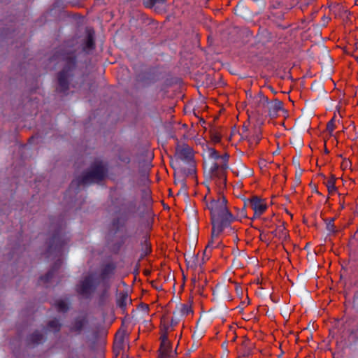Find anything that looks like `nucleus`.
Wrapping results in <instances>:
<instances>
[{
  "instance_id": "obj_14",
  "label": "nucleus",
  "mask_w": 358,
  "mask_h": 358,
  "mask_svg": "<svg viewBox=\"0 0 358 358\" xmlns=\"http://www.w3.org/2000/svg\"><path fill=\"white\" fill-rule=\"evenodd\" d=\"M86 34L83 50L88 53L95 48V32L92 28H87Z\"/></svg>"
},
{
  "instance_id": "obj_13",
  "label": "nucleus",
  "mask_w": 358,
  "mask_h": 358,
  "mask_svg": "<svg viewBox=\"0 0 358 358\" xmlns=\"http://www.w3.org/2000/svg\"><path fill=\"white\" fill-rule=\"evenodd\" d=\"M44 340V335L38 330H35L26 336L24 342L27 346L34 348L42 343Z\"/></svg>"
},
{
  "instance_id": "obj_44",
  "label": "nucleus",
  "mask_w": 358,
  "mask_h": 358,
  "mask_svg": "<svg viewBox=\"0 0 358 358\" xmlns=\"http://www.w3.org/2000/svg\"><path fill=\"white\" fill-rule=\"evenodd\" d=\"M341 208H344L343 204H342V205L341 206Z\"/></svg>"
},
{
  "instance_id": "obj_5",
  "label": "nucleus",
  "mask_w": 358,
  "mask_h": 358,
  "mask_svg": "<svg viewBox=\"0 0 358 358\" xmlns=\"http://www.w3.org/2000/svg\"><path fill=\"white\" fill-rule=\"evenodd\" d=\"M258 95L259 97V106L262 105L264 109L267 108V110H263L262 114L267 112L269 117L273 119L278 116L279 110H283V102L282 101L274 99L270 106L268 97L265 96L262 92H259Z\"/></svg>"
},
{
  "instance_id": "obj_4",
  "label": "nucleus",
  "mask_w": 358,
  "mask_h": 358,
  "mask_svg": "<svg viewBox=\"0 0 358 358\" xmlns=\"http://www.w3.org/2000/svg\"><path fill=\"white\" fill-rule=\"evenodd\" d=\"M50 61L62 62L63 67L60 71L73 73L78 64L76 50L66 47L59 48L50 57Z\"/></svg>"
},
{
  "instance_id": "obj_22",
  "label": "nucleus",
  "mask_w": 358,
  "mask_h": 358,
  "mask_svg": "<svg viewBox=\"0 0 358 358\" xmlns=\"http://www.w3.org/2000/svg\"><path fill=\"white\" fill-rule=\"evenodd\" d=\"M336 178L334 175H331V177L326 182V186L327 187L328 192L329 194H332L336 190V187L335 186Z\"/></svg>"
},
{
  "instance_id": "obj_28",
  "label": "nucleus",
  "mask_w": 358,
  "mask_h": 358,
  "mask_svg": "<svg viewBox=\"0 0 358 358\" xmlns=\"http://www.w3.org/2000/svg\"><path fill=\"white\" fill-rule=\"evenodd\" d=\"M118 158L124 164H129L130 162V157L129 154L125 151L120 152Z\"/></svg>"
},
{
  "instance_id": "obj_18",
  "label": "nucleus",
  "mask_w": 358,
  "mask_h": 358,
  "mask_svg": "<svg viewBox=\"0 0 358 358\" xmlns=\"http://www.w3.org/2000/svg\"><path fill=\"white\" fill-rule=\"evenodd\" d=\"M62 324L59 320L57 318L50 320L46 325V330L57 333L61 331Z\"/></svg>"
},
{
  "instance_id": "obj_26",
  "label": "nucleus",
  "mask_w": 358,
  "mask_h": 358,
  "mask_svg": "<svg viewBox=\"0 0 358 358\" xmlns=\"http://www.w3.org/2000/svg\"><path fill=\"white\" fill-rule=\"evenodd\" d=\"M260 134L261 131L259 129L258 131H256V134L255 135H253L248 139V142L250 147L252 146L253 145H257L259 143V141L261 140Z\"/></svg>"
},
{
  "instance_id": "obj_24",
  "label": "nucleus",
  "mask_w": 358,
  "mask_h": 358,
  "mask_svg": "<svg viewBox=\"0 0 358 358\" xmlns=\"http://www.w3.org/2000/svg\"><path fill=\"white\" fill-rule=\"evenodd\" d=\"M128 299V294L127 292L120 293V298L117 301V306L122 309H124L127 306V300Z\"/></svg>"
},
{
  "instance_id": "obj_17",
  "label": "nucleus",
  "mask_w": 358,
  "mask_h": 358,
  "mask_svg": "<svg viewBox=\"0 0 358 358\" xmlns=\"http://www.w3.org/2000/svg\"><path fill=\"white\" fill-rule=\"evenodd\" d=\"M121 208L124 213L123 215L127 216L128 214H134L136 210V202L135 201H130L124 203L121 205Z\"/></svg>"
},
{
  "instance_id": "obj_32",
  "label": "nucleus",
  "mask_w": 358,
  "mask_h": 358,
  "mask_svg": "<svg viewBox=\"0 0 358 358\" xmlns=\"http://www.w3.org/2000/svg\"><path fill=\"white\" fill-rule=\"evenodd\" d=\"M181 312L184 315H188L189 313L192 312V310L191 307L188 306L187 305H183L181 308Z\"/></svg>"
},
{
  "instance_id": "obj_41",
  "label": "nucleus",
  "mask_w": 358,
  "mask_h": 358,
  "mask_svg": "<svg viewBox=\"0 0 358 358\" xmlns=\"http://www.w3.org/2000/svg\"><path fill=\"white\" fill-rule=\"evenodd\" d=\"M220 245V243H217V244L215 245V248H217Z\"/></svg>"
},
{
  "instance_id": "obj_21",
  "label": "nucleus",
  "mask_w": 358,
  "mask_h": 358,
  "mask_svg": "<svg viewBox=\"0 0 358 358\" xmlns=\"http://www.w3.org/2000/svg\"><path fill=\"white\" fill-rule=\"evenodd\" d=\"M180 158L185 160H190L192 159V149L189 146L183 147L180 151Z\"/></svg>"
},
{
  "instance_id": "obj_38",
  "label": "nucleus",
  "mask_w": 358,
  "mask_h": 358,
  "mask_svg": "<svg viewBox=\"0 0 358 358\" xmlns=\"http://www.w3.org/2000/svg\"><path fill=\"white\" fill-rule=\"evenodd\" d=\"M34 136L30 137V138H29V140H28V142H29V143H31V141L34 140Z\"/></svg>"
},
{
  "instance_id": "obj_36",
  "label": "nucleus",
  "mask_w": 358,
  "mask_h": 358,
  "mask_svg": "<svg viewBox=\"0 0 358 358\" xmlns=\"http://www.w3.org/2000/svg\"><path fill=\"white\" fill-rule=\"evenodd\" d=\"M349 163H350V162H348L347 160H344L342 163V166H344L345 168H346Z\"/></svg>"
},
{
  "instance_id": "obj_12",
  "label": "nucleus",
  "mask_w": 358,
  "mask_h": 358,
  "mask_svg": "<svg viewBox=\"0 0 358 358\" xmlns=\"http://www.w3.org/2000/svg\"><path fill=\"white\" fill-rule=\"evenodd\" d=\"M87 324L88 319L86 315L78 316L71 322L69 330L76 334H80Z\"/></svg>"
},
{
  "instance_id": "obj_11",
  "label": "nucleus",
  "mask_w": 358,
  "mask_h": 358,
  "mask_svg": "<svg viewBox=\"0 0 358 358\" xmlns=\"http://www.w3.org/2000/svg\"><path fill=\"white\" fill-rule=\"evenodd\" d=\"M128 220V216L122 215L113 217L108 226V232L113 235H115L121 229L125 227Z\"/></svg>"
},
{
  "instance_id": "obj_20",
  "label": "nucleus",
  "mask_w": 358,
  "mask_h": 358,
  "mask_svg": "<svg viewBox=\"0 0 358 358\" xmlns=\"http://www.w3.org/2000/svg\"><path fill=\"white\" fill-rule=\"evenodd\" d=\"M103 289L99 296V303L103 304L108 296V291L110 288V282H105L102 284Z\"/></svg>"
},
{
  "instance_id": "obj_42",
  "label": "nucleus",
  "mask_w": 358,
  "mask_h": 358,
  "mask_svg": "<svg viewBox=\"0 0 358 358\" xmlns=\"http://www.w3.org/2000/svg\"><path fill=\"white\" fill-rule=\"evenodd\" d=\"M220 245V243H217V244L215 245V248H217Z\"/></svg>"
},
{
  "instance_id": "obj_27",
  "label": "nucleus",
  "mask_w": 358,
  "mask_h": 358,
  "mask_svg": "<svg viewBox=\"0 0 358 358\" xmlns=\"http://www.w3.org/2000/svg\"><path fill=\"white\" fill-rule=\"evenodd\" d=\"M209 133L212 141H213L215 143H218L220 142L221 135L215 129H211Z\"/></svg>"
},
{
  "instance_id": "obj_16",
  "label": "nucleus",
  "mask_w": 358,
  "mask_h": 358,
  "mask_svg": "<svg viewBox=\"0 0 358 358\" xmlns=\"http://www.w3.org/2000/svg\"><path fill=\"white\" fill-rule=\"evenodd\" d=\"M144 241L141 243V254L139 261L142 260L145 257L148 255L151 251V244L149 242V236L145 234L143 236Z\"/></svg>"
},
{
  "instance_id": "obj_3",
  "label": "nucleus",
  "mask_w": 358,
  "mask_h": 358,
  "mask_svg": "<svg viewBox=\"0 0 358 358\" xmlns=\"http://www.w3.org/2000/svg\"><path fill=\"white\" fill-rule=\"evenodd\" d=\"M108 172L107 163L102 160L96 159L91 164L87 171L71 182V185H76L79 187L92 183H99L106 178Z\"/></svg>"
},
{
  "instance_id": "obj_8",
  "label": "nucleus",
  "mask_w": 358,
  "mask_h": 358,
  "mask_svg": "<svg viewBox=\"0 0 358 358\" xmlns=\"http://www.w3.org/2000/svg\"><path fill=\"white\" fill-rule=\"evenodd\" d=\"M159 79L158 71L155 68H150L145 71H142L136 76V80L144 86L155 83Z\"/></svg>"
},
{
  "instance_id": "obj_45",
  "label": "nucleus",
  "mask_w": 358,
  "mask_h": 358,
  "mask_svg": "<svg viewBox=\"0 0 358 358\" xmlns=\"http://www.w3.org/2000/svg\"><path fill=\"white\" fill-rule=\"evenodd\" d=\"M357 61H358V58H357Z\"/></svg>"
},
{
  "instance_id": "obj_35",
  "label": "nucleus",
  "mask_w": 358,
  "mask_h": 358,
  "mask_svg": "<svg viewBox=\"0 0 358 358\" xmlns=\"http://www.w3.org/2000/svg\"><path fill=\"white\" fill-rule=\"evenodd\" d=\"M229 155L227 153H225L224 155H221V158L223 160V163H227L229 160Z\"/></svg>"
},
{
  "instance_id": "obj_31",
  "label": "nucleus",
  "mask_w": 358,
  "mask_h": 358,
  "mask_svg": "<svg viewBox=\"0 0 358 358\" xmlns=\"http://www.w3.org/2000/svg\"><path fill=\"white\" fill-rule=\"evenodd\" d=\"M335 129L334 117H333L327 124V130L331 134Z\"/></svg>"
},
{
  "instance_id": "obj_23",
  "label": "nucleus",
  "mask_w": 358,
  "mask_h": 358,
  "mask_svg": "<svg viewBox=\"0 0 358 358\" xmlns=\"http://www.w3.org/2000/svg\"><path fill=\"white\" fill-rule=\"evenodd\" d=\"M166 0H142L143 4L148 8H151L157 4H164Z\"/></svg>"
},
{
  "instance_id": "obj_1",
  "label": "nucleus",
  "mask_w": 358,
  "mask_h": 358,
  "mask_svg": "<svg viewBox=\"0 0 358 358\" xmlns=\"http://www.w3.org/2000/svg\"><path fill=\"white\" fill-rule=\"evenodd\" d=\"M65 223L62 217L50 218V237L47 239L46 249L44 255L46 258L58 257L48 272L39 278L38 282L50 283L60 269L62 264L64 248L69 242L70 238L64 231Z\"/></svg>"
},
{
  "instance_id": "obj_6",
  "label": "nucleus",
  "mask_w": 358,
  "mask_h": 358,
  "mask_svg": "<svg viewBox=\"0 0 358 358\" xmlns=\"http://www.w3.org/2000/svg\"><path fill=\"white\" fill-rule=\"evenodd\" d=\"M96 289V285L95 284L94 275L89 274L80 281L77 285L76 291L78 294L85 299H90Z\"/></svg>"
},
{
  "instance_id": "obj_37",
  "label": "nucleus",
  "mask_w": 358,
  "mask_h": 358,
  "mask_svg": "<svg viewBox=\"0 0 358 358\" xmlns=\"http://www.w3.org/2000/svg\"><path fill=\"white\" fill-rule=\"evenodd\" d=\"M192 284H194V286L195 287V285L196 282V280L195 277L192 279Z\"/></svg>"
},
{
  "instance_id": "obj_39",
  "label": "nucleus",
  "mask_w": 358,
  "mask_h": 358,
  "mask_svg": "<svg viewBox=\"0 0 358 358\" xmlns=\"http://www.w3.org/2000/svg\"><path fill=\"white\" fill-rule=\"evenodd\" d=\"M325 152L329 153V150L327 148L325 149Z\"/></svg>"
},
{
  "instance_id": "obj_25",
  "label": "nucleus",
  "mask_w": 358,
  "mask_h": 358,
  "mask_svg": "<svg viewBox=\"0 0 358 358\" xmlns=\"http://www.w3.org/2000/svg\"><path fill=\"white\" fill-rule=\"evenodd\" d=\"M57 309L60 313H66L69 309L68 303L64 300H59L56 302Z\"/></svg>"
},
{
  "instance_id": "obj_7",
  "label": "nucleus",
  "mask_w": 358,
  "mask_h": 358,
  "mask_svg": "<svg viewBox=\"0 0 358 358\" xmlns=\"http://www.w3.org/2000/svg\"><path fill=\"white\" fill-rule=\"evenodd\" d=\"M227 169L228 164L227 163H222V164L214 163L210 170L211 179L215 180L216 185L219 186L220 189L226 187Z\"/></svg>"
},
{
  "instance_id": "obj_9",
  "label": "nucleus",
  "mask_w": 358,
  "mask_h": 358,
  "mask_svg": "<svg viewBox=\"0 0 358 358\" xmlns=\"http://www.w3.org/2000/svg\"><path fill=\"white\" fill-rule=\"evenodd\" d=\"M73 76V73H66L59 71L57 74L56 92L66 94L69 90V78Z\"/></svg>"
},
{
  "instance_id": "obj_15",
  "label": "nucleus",
  "mask_w": 358,
  "mask_h": 358,
  "mask_svg": "<svg viewBox=\"0 0 358 358\" xmlns=\"http://www.w3.org/2000/svg\"><path fill=\"white\" fill-rule=\"evenodd\" d=\"M116 266L112 262L104 264L100 272V278L102 280V284L109 282L108 279L115 273Z\"/></svg>"
},
{
  "instance_id": "obj_2",
  "label": "nucleus",
  "mask_w": 358,
  "mask_h": 358,
  "mask_svg": "<svg viewBox=\"0 0 358 358\" xmlns=\"http://www.w3.org/2000/svg\"><path fill=\"white\" fill-rule=\"evenodd\" d=\"M227 204V199L220 194L217 196V199H213L207 203V208L210 212L212 233L211 240L208 242L204 252L209 248L213 247V239L218 237L224 229L229 227L235 220V217L229 210Z\"/></svg>"
},
{
  "instance_id": "obj_10",
  "label": "nucleus",
  "mask_w": 358,
  "mask_h": 358,
  "mask_svg": "<svg viewBox=\"0 0 358 358\" xmlns=\"http://www.w3.org/2000/svg\"><path fill=\"white\" fill-rule=\"evenodd\" d=\"M249 204L254 210V217L255 218L259 217L267 208L264 200L257 196H252L249 200Z\"/></svg>"
},
{
  "instance_id": "obj_33",
  "label": "nucleus",
  "mask_w": 358,
  "mask_h": 358,
  "mask_svg": "<svg viewBox=\"0 0 358 358\" xmlns=\"http://www.w3.org/2000/svg\"><path fill=\"white\" fill-rule=\"evenodd\" d=\"M161 343L164 345L165 343L169 342L168 339V333H161L160 336Z\"/></svg>"
},
{
  "instance_id": "obj_19",
  "label": "nucleus",
  "mask_w": 358,
  "mask_h": 358,
  "mask_svg": "<svg viewBox=\"0 0 358 358\" xmlns=\"http://www.w3.org/2000/svg\"><path fill=\"white\" fill-rule=\"evenodd\" d=\"M171 344L169 342L165 343L164 345L161 343L160 348H159V358H169L170 357V354L171 353Z\"/></svg>"
},
{
  "instance_id": "obj_34",
  "label": "nucleus",
  "mask_w": 358,
  "mask_h": 358,
  "mask_svg": "<svg viewBox=\"0 0 358 358\" xmlns=\"http://www.w3.org/2000/svg\"><path fill=\"white\" fill-rule=\"evenodd\" d=\"M169 325L168 324H162L161 325V333H168Z\"/></svg>"
},
{
  "instance_id": "obj_30",
  "label": "nucleus",
  "mask_w": 358,
  "mask_h": 358,
  "mask_svg": "<svg viewBox=\"0 0 358 358\" xmlns=\"http://www.w3.org/2000/svg\"><path fill=\"white\" fill-rule=\"evenodd\" d=\"M326 224H327V229L329 230V231H333L334 230V228H335V226H334V218H332L331 220H324Z\"/></svg>"
},
{
  "instance_id": "obj_43",
  "label": "nucleus",
  "mask_w": 358,
  "mask_h": 358,
  "mask_svg": "<svg viewBox=\"0 0 358 358\" xmlns=\"http://www.w3.org/2000/svg\"><path fill=\"white\" fill-rule=\"evenodd\" d=\"M220 245V243H217V244L215 245V248H217Z\"/></svg>"
},
{
  "instance_id": "obj_40",
  "label": "nucleus",
  "mask_w": 358,
  "mask_h": 358,
  "mask_svg": "<svg viewBox=\"0 0 358 358\" xmlns=\"http://www.w3.org/2000/svg\"><path fill=\"white\" fill-rule=\"evenodd\" d=\"M220 245V243H217V244L215 245V248H217Z\"/></svg>"
},
{
  "instance_id": "obj_29",
  "label": "nucleus",
  "mask_w": 358,
  "mask_h": 358,
  "mask_svg": "<svg viewBox=\"0 0 358 358\" xmlns=\"http://www.w3.org/2000/svg\"><path fill=\"white\" fill-rule=\"evenodd\" d=\"M208 151H209V156L211 158H214L215 159H219L220 158H221V155L219 154V152L215 149L210 148L208 149Z\"/></svg>"
}]
</instances>
